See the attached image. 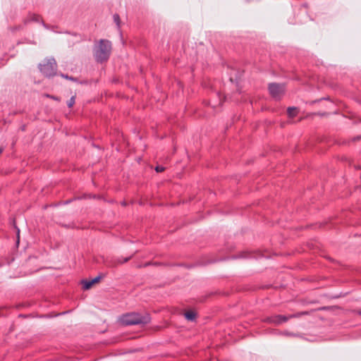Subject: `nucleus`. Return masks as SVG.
<instances>
[{"label":"nucleus","instance_id":"obj_1","mask_svg":"<svg viewBox=\"0 0 361 361\" xmlns=\"http://www.w3.org/2000/svg\"><path fill=\"white\" fill-rule=\"evenodd\" d=\"M150 321L151 317L147 313L140 314L137 312H130L123 314L120 318L121 324L126 326L147 324L149 323Z\"/></svg>","mask_w":361,"mask_h":361},{"label":"nucleus","instance_id":"obj_2","mask_svg":"<svg viewBox=\"0 0 361 361\" xmlns=\"http://www.w3.org/2000/svg\"><path fill=\"white\" fill-rule=\"evenodd\" d=\"M111 51V43L106 39H100L94 49V56L97 62L102 63L109 59Z\"/></svg>","mask_w":361,"mask_h":361},{"label":"nucleus","instance_id":"obj_3","mask_svg":"<svg viewBox=\"0 0 361 361\" xmlns=\"http://www.w3.org/2000/svg\"><path fill=\"white\" fill-rule=\"evenodd\" d=\"M39 68L46 77H51L56 74L57 65L54 59H49L44 63L39 64Z\"/></svg>","mask_w":361,"mask_h":361},{"label":"nucleus","instance_id":"obj_4","mask_svg":"<svg viewBox=\"0 0 361 361\" xmlns=\"http://www.w3.org/2000/svg\"><path fill=\"white\" fill-rule=\"evenodd\" d=\"M307 312H302L294 314H290L289 316H284V315H274L271 317H266L264 321L267 323L274 324L275 325H279L283 322H286L289 319L294 318V317H298L302 315L307 314Z\"/></svg>","mask_w":361,"mask_h":361},{"label":"nucleus","instance_id":"obj_5","mask_svg":"<svg viewBox=\"0 0 361 361\" xmlns=\"http://www.w3.org/2000/svg\"><path fill=\"white\" fill-rule=\"evenodd\" d=\"M269 91L272 97L279 99L284 93L285 87L281 84L270 83L269 85Z\"/></svg>","mask_w":361,"mask_h":361},{"label":"nucleus","instance_id":"obj_6","mask_svg":"<svg viewBox=\"0 0 361 361\" xmlns=\"http://www.w3.org/2000/svg\"><path fill=\"white\" fill-rule=\"evenodd\" d=\"M30 20L35 22H40L42 23L44 27H47V25L44 23V21L41 19V17L37 14L32 13L29 16Z\"/></svg>","mask_w":361,"mask_h":361},{"label":"nucleus","instance_id":"obj_7","mask_svg":"<svg viewBox=\"0 0 361 361\" xmlns=\"http://www.w3.org/2000/svg\"><path fill=\"white\" fill-rule=\"evenodd\" d=\"M185 317L188 320V321H194L196 318V314L192 312V311H188L186 312L185 314Z\"/></svg>","mask_w":361,"mask_h":361},{"label":"nucleus","instance_id":"obj_8","mask_svg":"<svg viewBox=\"0 0 361 361\" xmlns=\"http://www.w3.org/2000/svg\"><path fill=\"white\" fill-rule=\"evenodd\" d=\"M287 113L290 117L293 118L296 116L298 109L295 107H288L287 109Z\"/></svg>","mask_w":361,"mask_h":361},{"label":"nucleus","instance_id":"obj_9","mask_svg":"<svg viewBox=\"0 0 361 361\" xmlns=\"http://www.w3.org/2000/svg\"><path fill=\"white\" fill-rule=\"evenodd\" d=\"M82 285H83V288L85 290H88L90 289L92 285H93V283L92 281V280L90 281H82Z\"/></svg>","mask_w":361,"mask_h":361},{"label":"nucleus","instance_id":"obj_10","mask_svg":"<svg viewBox=\"0 0 361 361\" xmlns=\"http://www.w3.org/2000/svg\"><path fill=\"white\" fill-rule=\"evenodd\" d=\"M113 18H114V20L116 23L117 27L119 28L120 27V22H121L119 15L116 13L114 15Z\"/></svg>","mask_w":361,"mask_h":361},{"label":"nucleus","instance_id":"obj_11","mask_svg":"<svg viewBox=\"0 0 361 361\" xmlns=\"http://www.w3.org/2000/svg\"><path fill=\"white\" fill-rule=\"evenodd\" d=\"M75 102V97H74V96H73V97H71V99L68 101V102H67V105H68V106L69 108H71V107L74 105Z\"/></svg>","mask_w":361,"mask_h":361},{"label":"nucleus","instance_id":"obj_12","mask_svg":"<svg viewBox=\"0 0 361 361\" xmlns=\"http://www.w3.org/2000/svg\"><path fill=\"white\" fill-rule=\"evenodd\" d=\"M104 276H105V274H99V276H97V277H95V278L92 279V281L93 284H94V283H96L99 282V280H100L102 278L104 277Z\"/></svg>","mask_w":361,"mask_h":361},{"label":"nucleus","instance_id":"obj_13","mask_svg":"<svg viewBox=\"0 0 361 361\" xmlns=\"http://www.w3.org/2000/svg\"><path fill=\"white\" fill-rule=\"evenodd\" d=\"M44 96L47 97V98H50V99H52L54 100H56V101H60V99L58 97H56V96H54V95H51V94H44Z\"/></svg>","mask_w":361,"mask_h":361},{"label":"nucleus","instance_id":"obj_14","mask_svg":"<svg viewBox=\"0 0 361 361\" xmlns=\"http://www.w3.org/2000/svg\"><path fill=\"white\" fill-rule=\"evenodd\" d=\"M61 77L66 78V79H68V80H72V81H76L77 79L73 78V77H71V76H68V75H65V74H61Z\"/></svg>","mask_w":361,"mask_h":361},{"label":"nucleus","instance_id":"obj_15","mask_svg":"<svg viewBox=\"0 0 361 361\" xmlns=\"http://www.w3.org/2000/svg\"><path fill=\"white\" fill-rule=\"evenodd\" d=\"M165 169V168L164 166H157L156 168H155V170L157 172H162L164 171Z\"/></svg>","mask_w":361,"mask_h":361},{"label":"nucleus","instance_id":"obj_16","mask_svg":"<svg viewBox=\"0 0 361 361\" xmlns=\"http://www.w3.org/2000/svg\"><path fill=\"white\" fill-rule=\"evenodd\" d=\"M130 257H126V258L123 259V260H122V261L119 260V263L123 264V263L127 262L130 259Z\"/></svg>","mask_w":361,"mask_h":361},{"label":"nucleus","instance_id":"obj_17","mask_svg":"<svg viewBox=\"0 0 361 361\" xmlns=\"http://www.w3.org/2000/svg\"><path fill=\"white\" fill-rule=\"evenodd\" d=\"M240 257H247V254H246V253H243V254H242Z\"/></svg>","mask_w":361,"mask_h":361},{"label":"nucleus","instance_id":"obj_18","mask_svg":"<svg viewBox=\"0 0 361 361\" xmlns=\"http://www.w3.org/2000/svg\"><path fill=\"white\" fill-rule=\"evenodd\" d=\"M69 202H71V200L66 201V202H64V204H68V203H69Z\"/></svg>","mask_w":361,"mask_h":361},{"label":"nucleus","instance_id":"obj_19","mask_svg":"<svg viewBox=\"0 0 361 361\" xmlns=\"http://www.w3.org/2000/svg\"><path fill=\"white\" fill-rule=\"evenodd\" d=\"M3 152V149L0 148V154Z\"/></svg>","mask_w":361,"mask_h":361},{"label":"nucleus","instance_id":"obj_20","mask_svg":"<svg viewBox=\"0 0 361 361\" xmlns=\"http://www.w3.org/2000/svg\"><path fill=\"white\" fill-rule=\"evenodd\" d=\"M360 314H361V312H360Z\"/></svg>","mask_w":361,"mask_h":361}]
</instances>
